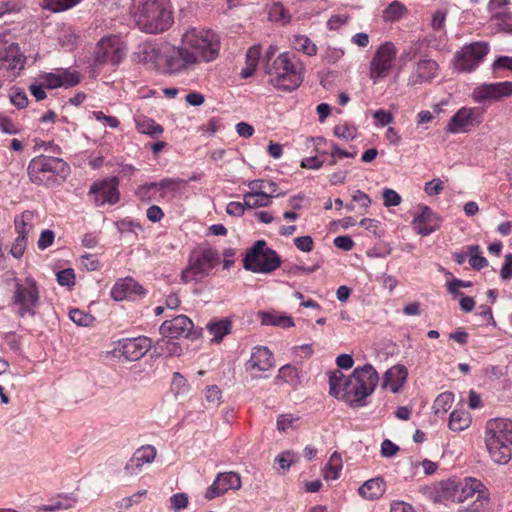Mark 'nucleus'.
Returning <instances> with one entry per match:
<instances>
[{"label": "nucleus", "instance_id": "obj_29", "mask_svg": "<svg viewBox=\"0 0 512 512\" xmlns=\"http://www.w3.org/2000/svg\"><path fill=\"white\" fill-rule=\"evenodd\" d=\"M258 316L263 325H272L281 328H290L294 326L292 317L285 314H278L274 312H259Z\"/></svg>", "mask_w": 512, "mask_h": 512}, {"label": "nucleus", "instance_id": "obj_30", "mask_svg": "<svg viewBox=\"0 0 512 512\" xmlns=\"http://www.w3.org/2000/svg\"><path fill=\"white\" fill-rule=\"evenodd\" d=\"M232 322L228 318L210 321L207 324V330L212 335V341L220 343L222 339L230 334Z\"/></svg>", "mask_w": 512, "mask_h": 512}, {"label": "nucleus", "instance_id": "obj_61", "mask_svg": "<svg viewBox=\"0 0 512 512\" xmlns=\"http://www.w3.org/2000/svg\"><path fill=\"white\" fill-rule=\"evenodd\" d=\"M26 246L27 238H23V236H17L10 249L11 255L17 259L21 258L26 250Z\"/></svg>", "mask_w": 512, "mask_h": 512}, {"label": "nucleus", "instance_id": "obj_52", "mask_svg": "<svg viewBox=\"0 0 512 512\" xmlns=\"http://www.w3.org/2000/svg\"><path fill=\"white\" fill-rule=\"evenodd\" d=\"M11 56V59L8 57L5 59V62L8 63V67L15 70V69H22L24 67V57L18 53L17 47L11 46L9 48L8 52Z\"/></svg>", "mask_w": 512, "mask_h": 512}, {"label": "nucleus", "instance_id": "obj_25", "mask_svg": "<svg viewBox=\"0 0 512 512\" xmlns=\"http://www.w3.org/2000/svg\"><path fill=\"white\" fill-rule=\"evenodd\" d=\"M438 71V64L431 59H424L417 63L413 74L409 77L408 83L410 85H417L423 82L431 81L436 77Z\"/></svg>", "mask_w": 512, "mask_h": 512}, {"label": "nucleus", "instance_id": "obj_1", "mask_svg": "<svg viewBox=\"0 0 512 512\" xmlns=\"http://www.w3.org/2000/svg\"><path fill=\"white\" fill-rule=\"evenodd\" d=\"M378 382V373L371 364L355 368L348 377L336 370L329 375V393L351 407H362L366 405V398L375 391Z\"/></svg>", "mask_w": 512, "mask_h": 512}, {"label": "nucleus", "instance_id": "obj_38", "mask_svg": "<svg viewBox=\"0 0 512 512\" xmlns=\"http://www.w3.org/2000/svg\"><path fill=\"white\" fill-rule=\"evenodd\" d=\"M154 183V187L159 188V197L164 199L168 196H173L183 183V180L179 178H165Z\"/></svg>", "mask_w": 512, "mask_h": 512}, {"label": "nucleus", "instance_id": "obj_39", "mask_svg": "<svg viewBox=\"0 0 512 512\" xmlns=\"http://www.w3.org/2000/svg\"><path fill=\"white\" fill-rule=\"evenodd\" d=\"M292 44L297 51H301L308 56L317 54V46L306 35H296L293 38Z\"/></svg>", "mask_w": 512, "mask_h": 512}, {"label": "nucleus", "instance_id": "obj_50", "mask_svg": "<svg viewBox=\"0 0 512 512\" xmlns=\"http://www.w3.org/2000/svg\"><path fill=\"white\" fill-rule=\"evenodd\" d=\"M299 418L292 414H282L277 418V429L280 432H287L289 429H294Z\"/></svg>", "mask_w": 512, "mask_h": 512}, {"label": "nucleus", "instance_id": "obj_2", "mask_svg": "<svg viewBox=\"0 0 512 512\" xmlns=\"http://www.w3.org/2000/svg\"><path fill=\"white\" fill-rule=\"evenodd\" d=\"M144 59L152 62L163 74L179 75L199 64L198 58L181 41L178 46L161 44L144 50Z\"/></svg>", "mask_w": 512, "mask_h": 512}, {"label": "nucleus", "instance_id": "obj_20", "mask_svg": "<svg viewBox=\"0 0 512 512\" xmlns=\"http://www.w3.org/2000/svg\"><path fill=\"white\" fill-rule=\"evenodd\" d=\"M441 225L440 217L428 206H419V213L412 221V226L417 234L428 236L439 229Z\"/></svg>", "mask_w": 512, "mask_h": 512}, {"label": "nucleus", "instance_id": "obj_41", "mask_svg": "<svg viewBox=\"0 0 512 512\" xmlns=\"http://www.w3.org/2000/svg\"><path fill=\"white\" fill-rule=\"evenodd\" d=\"M467 252L469 255V264L473 269L480 270L488 265V261L481 255V250L478 245L468 246Z\"/></svg>", "mask_w": 512, "mask_h": 512}, {"label": "nucleus", "instance_id": "obj_35", "mask_svg": "<svg viewBox=\"0 0 512 512\" xmlns=\"http://www.w3.org/2000/svg\"><path fill=\"white\" fill-rule=\"evenodd\" d=\"M300 381L299 372L296 367L286 364L282 366L279 371L278 375L275 378V383H286L291 386L298 385Z\"/></svg>", "mask_w": 512, "mask_h": 512}, {"label": "nucleus", "instance_id": "obj_6", "mask_svg": "<svg viewBox=\"0 0 512 512\" xmlns=\"http://www.w3.org/2000/svg\"><path fill=\"white\" fill-rule=\"evenodd\" d=\"M270 83L279 90L292 91L303 81L301 61L290 52H283L266 64Z\"/></svg>", "mask_w": 512, "mask_h": 512}, {"label": "nucleus", "instance_id": "obj_14", "mask_svg": "<svg viewBox=\"0 0 512 512\" xmlns=\"http://www.w3.org/2000/svg\"><path fill=\"white\" fill-rule=\"evenodd\" d=\"M482 122V115L476 107L460 108L448 121L446 132L449 134L467 133Z\"/></svg>", "mask_w": 512, "mask_h": 512}, {"label": "nucleus", "instance_id": "obj_12", "mask_svg": "<svg viewBox=\"0 0 512 512\" xmlns=\"http://www.w3.org/2000/svg\"><path fill=\"white\" fill-rule=\"evenodd\" d=\"M489 52L486 42H473L465 45L454 55V68L459 72H471L476 69Z\"/></svg>", "mask_w": 512, "mask_h": 512}, {"label": "nucleus", "instance_id": "obj_18", "mask_svg": "<svg viewBox=\"0 0 512 512\" xmlns=\"http://www.w3.org/2000/svg\"><path fill=\"white\" fill-rule=\"evenodd\" d=\"M241 485V477L238 473L221 472L216 475L213 483L207 488L204 497L210 501L224 495L229 490H239Z\"/></svg>", "mask_w": 512, "mask_h": 512}, {"label": "nucleus", "instance_id": "obj_31", "mask_svg": "<svg viewBox=\"0 0 512 512\" xmlns=\"http://www.w3.org/2000/svg\"><path fill=\"white\" fill-rule=\"evenodd\" d=\"M342 468V457L338 452H334L323 467L322 476L325 480H337L341 475Z\"/></svg>", "mask_w": 512, "mask_h": 512}, {"label": "nucleus", "instance_id": "obj_24", "mask_svg": "<svg viewBox=\"0 0 512 512\" xmlns=\"http://www.w3.org/2000/svg\"><path fill=\"white\" fill-rule=\"evenodd\" d=\"M111 297L115 301H122L135 295H144L142 286L132 277L119 279L111 289Z\"/></svg>", "mask_w": 512, "mask_h": 512}, {"label": "nucleus", "instance_id": "obj_43", "mask_svg": "<svg viewBox=\"0 0 512 512\" xmlns=\"http://www.w3.org/2000/svg\"><path fill=\"white\" fill-rule=\"evenodd\" d=\"M333 133L339 139H343L345 141H352L358 135V130L355 125L343 123L336 125L333 129Z\"/></svg>", "mask_w": 512, "mask_h": 512}, {"label": "nucleus", "instance_id": "obj_53", "mask_svg": "<svg viewBox=\"0 0 512 512\" xmlns=\"http://www.w3.org/2000/svg\"><path fill=\"white\" fill-rule=\"evenodd\" d=\"M382 196L385 207L398 206L402 202L400 194L391 188H384Z\"/></svg>", "mask_w": 512, "mask_h": 512}, {"label": "nucleus", "instance_id": "obj_15", "mask_svg": "<svg viewBox=\"0 0 512 512\" xmlns=\"http://www.w3.org/2000/svg\"><path fill=\"white\" fill-rule=\"evenodd\" d=\"M512 95V82L503 81L495 83H483L476 86L472 91V99L475 103L499 101Z\"/></svg>", "mask_w": 512, "mask_h": 512}, {"label": "nucleus", "instance_id": "obj_27", "mask_svg": "<svg viewBox=\"0 0 512 512\" xmlns=\"http://www.w3.org/2000/svg\"><path fill=\"white\" fill-rule=\"evenodd\" d=\"M386 490V484L383 478L376 477L367 480L359 488V494L367 500L379 499Z\"/></svg>", "mask_w": 512, "mask_h": 512}, {"label": "nucleus", "instance_id": "obj_48", "mask_svg": "<svg viewBox=\"0 0 512 512\" xmlns=\"http://www.w3.org/2000/svg\"><path fill=\"white\" fill-rule=\"evenodd\" d=\"M404 11L405 8L403 4L394 1L384 10L383 17L386 21H395L402 16Z\"/></svg>", "mask_w": 512, "mask_h": 512}, {"label": "nucleus", "instance_id": "obj_55", "mask_svg": "<svg viewBox=\"0 0 512 512\" xmlns=\"http://www.w3.org/2000/svg\"><path fill=\"white\" fill-rule=\"evenodd\" d=\"M189 503L186 493H176L170 497V507L174 512H180L187 508Z\"/></svg>", "mask_w": 512, "mask_h": 512}, {"label": "nucleus", "instance_id": "obj_63", "mask_svg": "<svg viewBox=\"0 0 512 512\" xmlns=\"http://www.w3.org/2000/svg\"><path fill=\"white\" fill-rule=\"evenodd\" d=\"M494 72L498 70H509L512 71V57L499 56L492 64Z\"/></svg>", "mask_w": 512, "mask_h": 512}, {"label": "nucleus", "instance_id": "obj_16", "mask_svg": "<svg viewBox=\"0 0 512 512\" xmlns=\"http://www.w3.org/2000/svg\"><path fill=\"white\" fill-rule=\"evenodd\" d=\"M474 495L478 500L489 499V491L479 479L466 477L454 485L451 497L453 501L461 503Z\"/></svg>", "mask_w": 512, "mask_h": 512}, {"label": "nucleus", "instance_id": "obj_44", "mask_svg": "<svg viewBox=\"0 0 512 512\" xmlns=\"http://www.w3.org/2000/svg\"><path fill=\"white\" fill-rule=\"evenodd\" d=\"M57 73L60 80V87L69 88L80 82V75L75 70L59 69Z\"/></svg>", "mask_w": 512, "mask_h": 512}, {"label": "nucleus", "instance_id": "obj_21", "mask_svg": "<svg viewBox=\"0 0 512 512\" xmlns=\"http://www.w3.org/2000/svg\"><path fill=\"white\" fill-rule=\"evenodd\" d=\"M193 328V322L185 315H178L171 320H166L160 326V333L167 338L178 339L189 337Z\"/></svg>", "mask_w": 512, "mask_h": 512}, {"label": "nucleus", "instance_id": "obj_8", "mask_svg": "<svg viewBox=\"0 0 512 512\" xmlns=\"http://www.w3.org/2000/svg\"><path fill=\"white\" fill-rule=\"evenodd\" d=\"M220 261L219 253L213 248L193 251L187 267L181 273L183 283L199 282L207 277Z\"/></svg>", "mask_w": 512, "mask_h": 512}, {"label": "nucleus", "instance_id": "obj_42", "mask_svg": "<svg viewBox=\"0 0 512 512\" xmlns=\"http://www.w3.org/2000/svg\"><path fill=\"white\" fill-rule=\"evenodd\" d=\"M244 203L248 208L266 207L271 203V198L249 191L244 195Z\"/></svg>", "mask_w": 512, "mask_h": 512}, {"label": "nucleus", "instance_id": "obj_17", "mask_svg": "<svg viewBox=\"0 0 512 512\" xmlns=\"http://www.w3.org/2000/svg\"><path fill=\"white\" fill-rule=\"evenodd\" d=\"M152 346V341L146 336L121 339L116 343L115 351L128 361L141 359Z\"/></svg>", "mask_w": 512, "mask_h": 512}, {"label": "nucleus", "instance_id": "obj_7", "mask_svg": "<svg viewBox=\"0 0 512 512\" xmlns=\"http://www.w3.org/2000/svg\"><path fill=\"white\" fill-rule=\"evenodd\" d=\"M183 44L197 58L199 64L214 61L220 51V39L218 35L210 30L202 27L188 28L182 35Z\"/></svg>", "mask_w": 512, "mask_h": 512}, {"label": "nucleus", "instance_id": "obj_46", "mask_svg": "<svg viewBox=\"0 0 512 512\" xmlns=\"http://www.w3.org/2000/svg\"><path fill=\"white\" fill-rule=\"evenodd\" d=\"M82 0H43V7L53 12L68 10Z\"/></svg>", "mask_w": 512, "mask_h": 512}, {"label": "nucleus", "instance_id": "obj_54", "mask_svg": "<svg viewBox=\"0 0 512 512\" xmlns=\"http://www.w3.org/2000/svg\"><path fill=\"white\" fill-rule=\"evenodd\" d=\"M70 319L79 326H88L91 324L93 317L79 309H72L69 313Z\"/></svg>", "mask_w": 512, "mask_h": 512}, {"label": "nucleus", "instance_id": "obj_34", "mask_svg": "<svg viewBox=\"0 0 512 512\" xmlns=\"http://www.w3.org/2000/svg\"><path fill=\"white\" fill-rule=\"evenodd\" d=\"M34 217V213L28 210L24 211L22 214L15 217L14 225L18 236H23V238H27V235L33 227Z\"/></svg>", "mask_w": 512, "mask_h": 512}, {"label": "nucleus", "instance_id": "obj_9", "mask_svg": "<svg viewBox=\"0 0 512 512\" xmlns=\"http://www.w3.org/2000/svg\"><path fill=\"white\" fill-rule=\"evenodd\" d=\"M244 268L254 273L269 274L281 265V259L264 240H258L248 249L243 260Z\"/></svg>", "mask_w": 512, "mask_h": 512}, {"label": "nucleus", "instance_id": "obj_49", "mask_svg": "<svg viewBox=\"0 0 512 512\" xmlns=\"http://www.w3.org/2000/svg\"><path fill=\"white\" fill-rule=\"evenodd\" d=\"M171 390L175 395H184L189 390V384L187 380L178 372L173 374Z\"/></svg>", "mask_w": 512, "mask_h": 512}, {"label": "nucleus", "instance_id": "obj_40", "mask_svg": "<svg viewBox=\"0 0 512 512\" xmlns=\"http://www.w3.org/2000/svg\"><path fill=\"white\" fill-rule=\"evenodd\" d=\"M75 500L69 496H61L51 504L41 505L37 507V511L42 512H56L60 510H67L74 506Z\"/></svg>", "mask_w": 512, "mask_h": 512}, {"label": "nucleus", "instance_id": "obj_13", "mask_svg": "<svg viewBox=\"0 0 512 512\" xmlns=\"http://www.w3.org/2000/svg\"><path fill=\"white\" fill-rule=\"evenodd\" d=\"M125 46L118 36L103 37L95 49V61L99 64H118L125 55Z\"/></svg>", "mask_w": 512, "mask_h": 512}, {"label": "nucleus", "instance_id": "obj_10", "mask_svg": "<svg viewBox=\"0 0 512 512\" xmlns=\"http://www.w3.org/2000/svg\"><path fill=\"white\" fill-rule=\"evenodd\" d=\"M66 168L67 164L61 158L40 155L29 162L27 170L30 180L40 185L48 182Z\"/></svg>", "mask_w": 512, "mask_h": 512}, {"label": "nucleus", "instance_id": "obj_37", "mask_svg": "<svg viewBox=\"0 0 512 512\" xmlns=\"http://www.w3.org/2000/svg\"><path fill=\"white\" fill-rule=\"evenodd\" d=\"M78 34L72 26H63L58 33V42L62 48L72 50L77 45Z\"/></svg>", "mask_w": 512, "mask_h": 512}, {"label": "nucleus", "instance_id": "obj_59", "mask_svg": "<svg viewBox=\"0 0 512 512\" xmlns=\"http://www.w3.org/2000/svg\"><path fill=\"white\" fill-rule=\"evenodd\" d=\"M0 131L5 134L15 135L20 132V129L13 123V121L9 117L0 114Z\"/></svg>", "mask_w": 512, "mask_h": 512}, {"label": "nucleus", "instance_id": "obj_51", "mask_svg": "<svg viewBox=\"0 0 512 512\" xmlns=\"http://www.w3.org/2000/svg\"><path fill=\"white\" fill-rule=\"evenodd\" d=\"M154 185H155L154 182H150V183H145V184L139 186L135 192L137 198L144 202H150L152 200H157V196H155L152 191L153 188H155Z\"/></svg>", "mask_w": 512, "mask_h": 512}, {"label": "nucleus", "instance_id": "obj_47", "mask_svg": "<svg viewBox=\"0 0 512 512\" xmlns=\"http://www.w3.org/2000/svg\"><path fill=\"white\" fill-rule=\"evenodd\" d=\"M349 20L350 16L346 13L333 14L328 19L326 26L327 29L330 31H338L339 29L347 25Z\"/></svg>", "mask_w": 512, "mask_h": 512}, {"label": "nucleus", "instance_id": "obj_60", "mask_svg": "<svg viewBox=\"0 0 512 512\" xmlns=\"http://www.w3.org/2000/svg\"><path fill=\"white\" fill-rule=\"evenodd\" d=\"M295 461V455L290 451L282 452L275 458V462L283 471L288 470Z\"/></svg>", "mask_w": 512, "mask_h": 512}, {"label": "nucleus", "instance_id": "obj_56", "mask_svg": "<svg viewBox=\"0 0 512 512\" xmlns=\"http://www.w3.org/2000/svg\"><path fill=\"white\" fill-rule=\"evenodd\" d=\"M90 117H93L95 120L102 122L105 126L110 128H117L120 125L118 118L106 115L102 111H93Z\"/></svg>", "mask_w": 512, "mask_h": 512}, {"label": "nucleus", "instance_id": "obj_22", "mask_svg": "<svg viewBox=\"0 0 512 512\" xmlns=\"http://www.w3.org/2000/svg\"><path fill=\"white\" fill-rule=\"evenodd\" d=\"M274 367L272 352L264 346H256L252 349L251 356L245 364L246 371L254 374L265 372Z\"/></svg>", "mask_w": 512, "mask_h": 512}, {"label": "nucleus", "instance_id": "obj_3", "mask_svg": "<svg viewBox=\"0 0 512 512\" xmlns=\"http://www.w3.org/2000/svg\"><path fill=\"white\" fill-rule=\"evenodd\" d=\"M9 305L20 319L34 318L38 314L41 307V290L33 276L27 275L11 279Z\"/></svg>", "mask_w": 512, "mask_h": 512}, {"label": "nucleus", "instance_id": "obj_57", "mask_svg": "<svg viewBox=\"0 0 512 512\" xmlns=\"http://www.w3.org/2000/svg\"><path fill=\"white\" fill-rule=\"evenodd\" d=\"M56 277L61 286L71 287L75 284V273L71 268L59 271Z\"/></svg>", "mask_w": 512, "mask_h": 512}, {"label": "nucleus", "instance_id": "obj_19", "mask_svg": "<svg viewBox=\"0 0 512 512\" xmlns=\"http://www.w3.org/2000/svg\"><path fill=\"white\" fill-rule=\"evenodd\" d=\"M118 179L112 177L94 183L90 187V194L94 195L96 205L102 206L105 203L115 204L119 200Z\"/></svg>", "mask_w": 512, "mask_h": 512}, {"label": "nucleus", "instance_id": "obj_33", "mask_svg": "<svg viewBox=\"0 0 512 512\" xmlns=\"http://www.w3.org/2000/svg\"><path fill=\"white\" fill-rule=\"evenodd\" d=\"M250 191L265 195L269 198L279 197L282 193L278 192V186L270 180H254L249 183Z\"/></svg>", "mask_w": 512, "mask_h": 512}, {"label": "nucleus", "instance_id": "obj_4", "mask_svg": "<svg viewBox=\"0 0 512 512\" xmlns=\"http://www.w3.org/2000/svg\"><path fill=\"white\" fill-rule=\"evenodd\" d=\"M133 16L138 28L149 34L164 32L173 23L169 0H138Z\"/></svg>", "mask_w": 512, "mask_h": 512}, {"label": "nucleus", "instance_id": "obj_36", "mask_svg": "<svg viewBox=\"0 0 512 512\" xmlns=\"http://www.w3.org/2000/svg\"><path fill=\"white\" fill-rule=\"evenodd\" d=\"M454 402V395L451 392H443L439 394L434 400L432 409L433 413L438 417H443L448 410L452 407Z\"/></svg>", "mask_w": 512, "mask_h": 512}, {"label": "nucleus", "instance_id": "obj_45", "mask_svg": "<svg viewBox=\"0 0 512 512\" xmlns=\"http://www.w3.org/2000/svg\"><path fill=\"white\" fill-rule=\"evenodd\" d=\"M492 21L495 23L498 30L509 33L512 32V15L509 12H495L492 16Z\"/></svg>", "mask_w": 512, "mask_h": 512}, {"label": "nucleus", "instance_id": "obj_23", "mask_svg": "<svg viewBox=\"0 0 512 512\" xmlns=\"http://www.w3.org/2000/svg\"><path fill=\"white\" fill-rule=\"evenodd\" d=\"M157 451L152 445H145L138 448L130 460L125 465V470L130 475H136L145 464L152 463L155 460Z\"/></svg>", "mask_w": 512, "mask_h": 512}, {"label": "nucleus", "instance_id": "obj_62", "mask_svg": "<svg viewBox=\"0 0 512 512\" xmlns=\"http://www.w3.org/2000/svg\"><path fill=\"white\" fill-rule=\"evenodd\" d=\"M444 189L443 181L439 178H435L425 183L424 191L429 196L439 195Z\"/></svg>", "mask_w": 512, "mask_h": 512}, {"label": "nucleus", "instance_id": "obj_64", "mask_svg": "<svg viewBox=\"0 0 512 512\" xmlns=\"http://www.w3.org/2000/svg\"><path fill=\"white\" fill-rule=\"evenodd\" d=\"M502 280H510L512 278V254H506L504 264L500 270Z\"/></svg>", "mask_w": 512, "mask_h": 512}, {"label": "nucleus", "instance_id": "obj_58", "mask_svg": "<svg viewBox=\"0 0 512 512\" xmlns=\"http://www.w3.org/2000/svg\"><path fill=\"white\" fill-rule=\"evenodd\" d=\"M11 103L19 109L26 107L28 103L27 95L20 89H12L10 92Z\"/></svg>", "mask_w": 512, "mask_h": 512}, {"label": "nucleus", "instance_id": "obj_28", "mask_svg": "<svg viewBox=\"0 0 512 512\" xmlns=\"http://www.w3.org/2000/svg\"><path fill=\"white\" fill-rule=\"evenodd\" d=\"M135 125L139 133L150 137H158L164 132V129L160 124L144 115L135 117Z\"/></svg>", "mask_w": 512, "mask_h": 512}, {"label": "nucleus", "instance_id": "obj_26", "mask_svg": "<svg viewBox=\"0 0 512 512\" xmlns=\"http://www.w3.org/2000/svg\"><path fill=\"white\" fill-rule=\"evenodd\" d=\"M407 375V369L403 365H395L385 372L382 386L397 393L406 381Z\"/></svg>", "mask_w": 512, "mask_h": 512}, {"label": "nucleus", "instance_id": "obj_5", "mask_svg": "<svg viewBox=\"0 0 512 512\" xmlns=\"http://www.w3.org/2000/svg\"><path fill=\"white\" fill-rule=\"evenodd\" d=\"M485 445L491 460L500 465L512 458V420L494 418L485 425Z\"/></svg>", "mask_w": 512, "mask_h": 512}, {"label": "nucleus", "instance_id": "obj_32", "mask_svg": "<svg viewBox=\"0 0 512 512\" xmlns=\"http://www.w3.org/2000/svg\"><path fill=\"white\" fill-rule=\"evenodd\" d=\"M471 424L470 414L463 409H455L451 412L448 426L452 431L461 432Z\"/></svg>", "mask_w": 512, "mask_h": 512}, {"label": "nucleus", "instance_id": "obj_11", "mask_svg": "<svg viewBox=\"0 0 512 512\" xmlns=\"http://www.w3.org/2000/svg\"><path fill=\"white\" fill-rule=\"evenodd\" d=\"M397 55V49L392 42L382 43L375 51L369 65V77L373 83L385 79L392 71Z\"/></svg>", "mask_w": 512, "mask_h": 512}]
</instances>
